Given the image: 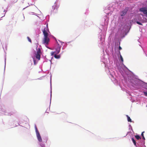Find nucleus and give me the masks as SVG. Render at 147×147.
Here are the masks:
<instances>
[{"label":"nucleus","instance_id":"1a4fd4ad","mask_svg":"<svg viewBox=\"0 0 147 147\" xmlns=\"http://www.w3.org/2000/svg\"><path fill=\"white\" fill-rule=\"evenodd\" d=\"M132 140L133 141V143H134V145L136 146V143L135 140H134L133 138H131Z\"/></svg>","mask_w":147,"mask_h":147},{"label":"nucleus","instance_id":"0eeeda50","mask_svg":"<svg viewBox=\"0 0 147 147\" xmlns=\"http://www.w3.org/2000/svg\"><path fill=\"white\" fill-rule=\"evenodd\" d=\"M126 117H127V121L128 122H131L132 121L130 117H129L128 115H126Z\"/></svg>","mask_w":147,"mask_h":147},{"label":"nucleus","instance_id":"6e6552de","mask_svg":"<svg viewBox=\"0 0 147 147\" xmlns=\"http://www.w3.org/2000/svg\"><path fill=\"white\" fill-rule=\"evenodd\" d=\"M54 57L55 58L59 59L60 58V56L59 55H57L56 54L54 55Z\"/></svg>","mask_w":147,"mask_h":147},{"label":"nucleus","instance_id":"dca6fc26","mask_svg":"<svg viewBox=\"0 0 147 147\" xmlns=\"http://www.w3.org/2000/svg\"><path fill=\"white\" fill-rule=\"evenodd\" d=\"M55 53V52H51V55L52 56H53L54 54V53Z\"/></svg>","mask_w":147,"mask_h":147},{"label":"nucleus","instance_id":"f8f14e48","mask_svg":"<svg viewBox=\"0 0 147 147\" xmlns=\"http://www.w3.org/2000/svg\"><path fill=\"white\" fill-rule=\"evenodd\" d=\"M35 131H36V134L39 133V132L37 129V128L36 127V125H35Z\"/></svg>","mask_w":147,"mask_h":147},{"label":"nucleus","instance_id":"6ab92c4d","mask_svg":"<svg viewBox=\"0 0 147 147\" xmlns=\"http://www.w3.org/2000/svg\"><path fill=\"white\" fill-rule=\"evenodd\" d=\"M119 50H121L122 49L121 47L120 46L119 47Z\"/></svg>","mask_w":147,"mask_h":147},{"label":"nucleus","instance_id":"39448f33","mask_svg":"<svg viewBox=\"0 0 147 147\" xmlns=\"http://www.w3.org/2000/svg\"><path fill=\"white\" fill-rule=\"evenodd\" d=\"M140 11L142 12L145 14H147V10L146 8H142L140 9Z\"/></svg>","mask_w":147,"mask_h":147},{"label":"nucleus","instance_id":"f3484780","mask_svg":"<svg viewBox=\"0 0 147 147\" xmlns=\"http://www.w3.org/2000/svg\"><path fill=\"white\" fill-rule=\"evenodd\" d=\"M120 59H121V61L122 62H123V59L122 57V56L121 55V56H120Z\"/></svg>","mask_w":147,"mask_h":147},{"label":"nucleus","instance_id":"20e7f679","mask_svg":"<svg viewBox=\"0 0 147 147\" xmlns=\"http://www.w3.org/2000/svg\"><path fill=\"white\" fill-rule=\"evenodd\" d=\"M128 9L127 8H125L123 10L121 11V16H124L126 13Z\"/></svg>","mask_w":147,"mask_h":147},{"label":"nucleus","instance_id":"9b49d317","mask_svg":"<svg viewBox=\"0 0 147 147\" xmlns=\"http://www.w3.org/2000/svg\"><path fill=\"white\" fill-rule=\"evenodd\" d=\"M35 131H36V134L39 133V132L37 129V128L36 127V125H35Z\"/></svg>","mask_w":147,"mask_h":147},{"label":"nucleus","instance_id":"423d86ee","mask_svg":"<svg viewBox=\"0 0 147 147\" xmlns=\"http://www.w3.org/2000/svg\"><path fill=\"white\" fill-rule=\"evenodd\" d=\"M36 136L38 140L40 142H41L42 141V138L40 136L39 133L36 134Z\"/></svg>","mask_w":147,"mask_h":147},{"label":"nucleus","instance_id":"f257e3e1","mask_svg":"<svg viewBox=\"0 0 147 147\" xmlns=\"http://www.w3.org/2000/svg\"><path fill=\"white\" fill-rule=\"evenodd\" d=\"M42 32L44 35V37L42 40V43L45 45H48L50 42V39L48 37L49 33L50 32L49 30L48 24L46 25L45 27H44L42 30Z\"/></svg>","mask_w":147,"mask_h":147},{"label":"nucleus","instance_id":"7ed1b4c3","mask_svg":"<svg viewBox=\"0 0 147 147\" xmlns=\"http://www.w3.org/2000/svg\"><path fill=\"white\" fill-rule=\"evenodd\" d=\"M61 46L59 45H58L57 47L56 48V51L55 53L56 54H58L60 51Z\"/></svg>","mask_w":147,"mask_h":147},{"label":"nucleus","instance_id":"9d476101","mask_svg":"<svg viewBox=\"0 0 147 147\" xmlns=\"http://www.w3.org/2000/svg\"><path fill=\"white\" fill-rule=\"evenodd\" d=\"M135 137L137 140H139L141 138V137L139 135H135Z\"/></svg>","mask_w":147,"mask_h":147},{"label":"nucleus","instance_id":"412c9836","mask_svg":"<svg viewBox=\"0 0 147 147\" xmlns=\"http://www.w3.org/2000/svg\"><path fill=\"white\" fill-rule=\"evenodd\" d=\"M34 62H35V60H34Z\"/></svg>","mask_w":147,"mask_h":147},{"label":"nucleus","instance_id":"f03ea898","mask_svg":"<svg viewBox=\"0 0 147 147\" xmlns=\"http://www.w3.org/2000/svg\"><path fill=\"white\" fill-rule=\"evenodd\" d=\"M41 54V52L40 48H38L37 50L36 53V58L38 60H39L40 59V55Z\"/></svg>","mask_w":147,"mask_h":147},{"label":"nucleus","instance_id":"aec40b11","mask_svg":"<svg viewBox=\"0 0 147 147\" xmlns=\"http://www.w3.org/2000/svg\"><path fill=\"white\" fill-rule=\"evenodd\" d=\"M143 139L144 140H145V138L144 137V136L142 137Z\"/></svg>","mask_w":147,"mask_h":147},{"label":"nucleus","instance_id":"a211bd4d","mask_svg":"<svg viewBox=\"0 0 147 147\" xmlns=\"http://www.w3.org/2000/svg\"><path fill=\"white\" fill-rule=\"evenodd\" d=\"M144 131L142 132L141 134V136L142 137L144 136Z\"/></svg>","mask_w":147,"mask_h":147},{"label":"nucleus","instance_id":"2eb2a0df","mask_svg":"<svg viewBox=\"0 0 147 147\" xmlns=\"http://www.w3.org/2000/svg\"><path fill=\"white\" fill-rule=\"evenodd\" d=\"M27 38L28 40L30 42H31V39H30V38L29 37H27Z\"/></svg>","mask_w":147,"mask_h":147},{"label":"nucleus","instance_id":"4468645a","mask_svg":"<svg viewBox=\"0 0 147 147\" xmlns=\"http://www.w3.org/2000/svg\"><path fill=\"white\" fill-rule=\"evenodd\" d=\"M136 23L137 24H139V25H142V23H140V22H138V21H137L136 22Z\"/></svg>","mask_w":147,"mask_h":147},{"label":"nucleus","instance_id":"ddd939ff","mask_svg":"<svg viewBox=\"0 0 147 147\" xmlns=\"http://www.w3.org/2000/svg\"><path fill=\"white\" fill-rule=\"evenodd\" d=\"M143 93L145 96H147V92H144Z\"/></svg>","mask_w":147,"mask_h":147}]
</instances>
